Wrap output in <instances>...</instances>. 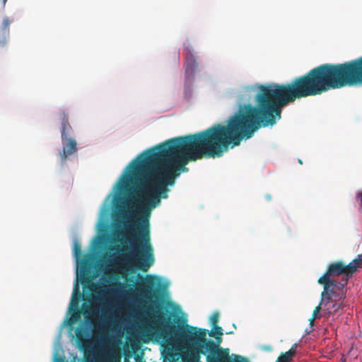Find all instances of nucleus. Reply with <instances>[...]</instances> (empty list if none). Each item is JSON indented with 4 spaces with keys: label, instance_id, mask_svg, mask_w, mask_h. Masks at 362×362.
<instances>
[{
    "label": "nucleus",
    "instance_id": "obj_1",
    "mask_svg": "<svg viewBox=\"0 0 362 362\" xmlns=\"http://www.w3.org/2000/svg\"><path fill=\"white\" fill-rule=\"evenodd\" d=\"M257 107L241 106L226 124H216L208 129L165 141L144 152L128 166L129 173L119 185L128 194V208L134 200L139 204V231L130 240L131 247L123 246L119 252L131 260L139 271L147 272L154 264L151 244V210L167 198L168 186L175 184L180 172L187 170L189 162L204 158H218L230 146H238L249 139L261 127L273 126L281 117V109L296 100V78L285 84L259 85ZM119 251V249H117Z\"/></svg>",
    "mask_w": 362,
    "mask_h": 362
},
{
    "label": "nucleus",
    "instance_id": "obj_2",
    "mask_svg": "<svg viewBox=\"0 0 362 362\" xmlns=\"http://www.w3.org/2000/svg\"><path fill=\"white\" fill-rule=\"evenodd\" d=\"M158 278L146 276L144 283L139 289V295L153 305L155 321L153 325L145 327L148 334H154L160 337L174 334L175 336L186 344L183 359L187 362H202L201 354L206 356L207 362H250L248 358L241 355L229 354L228 349H223L211 339H206L207 330L189 325L179 327L174 332V327L170 325L157 308L156 302L160 296V291L155 287L158 285Z\"/></svg>",
    "mask_w": 362,
    "mask_h": 362
},
{
    "label": "nucleus",
    "instance_id": "obj_3",
    "mask_svg": "<svg viewBox=\"0 0 362 362\" xmlns=\"http://www.w3.org/2000/svg\"><path fill=\"white\" fill-rule=\"evenodd\" d=\"M350 267L341 261L332 262L317 282L323 287L328 286L336 290H344L348 283L349 277H351L349 270Z\"/></svg>",
    "mask_w": 362,
    "mask_h": 362
},
{
    "label": "nucleus",
    "instance_id": "obj_4",
    "mask_svg": "<svg viewBox=\"0 0 362 362\" xmlns=\"http://www.w3.org/2000/svg\"><path fill=\"white\" fill-rule=\"evenodd\" d=\"M61 120V139L62 151L59 152L60 158L62 162L66 161L69 156L77 151L76 141L72 137L73 128L69 122V115L65 111L59 115Z\"/></svg>",
    "mask_w": 362,
    "mask_h": 362
},
{
    "label": "nucleus",
    "instance_id": "obj_5",
    "mask_svg": "<svg viewBox=\"0 0 362 362\" xmlns=\"http://www.w3.org/2000/svg\"><path fill=\"white\" fill-rule=\"evenodd\" d=\"M345 298L346 293L344 290H336V288H328V286L324 287L320 302L323 312L322 315L335 314L344 307Z\"/></svg>",
    "mask_w": 362,
    "mask_h": 362
},
{
    "label": "nucleus",
    "instance_id": "obj_6",
    "mask_svg": "<svg viewBox=\"0 0 362 362\" xmlns=\"http://www.w3.org/2000/svg\"><path fill=\"white\" fill-rule=\"evenodd\" d=\"M89 259H83L81 262V273L83 274V280L82 282H89V289L92 292H95L98 294L97 298H95L96 301L100 303L101 305V311L103 314L106 313L107 308H108L111 304L110 301L108 300L107 298L105 296V293L102 291L101 288L102 286L98 284H95L93 282H90L89 277H86L85 274H88L89 273Z\"/></svg>",
    "mask_w": 362,
    "mask_h": 362
},
{
    "label": "nucleus",
    "instance_id": "obj_7",
    "mask_svg": "<svg viewBox=\"0 0 362 362\" xmlns=\"http://www.w3.org/2000/svg\"><path fill=\"white\" fill-rule=\"evenodd\" d=\"M82 294L79 291L78 284L76 282L72 294L71 300L70 303V310L72 312L70 322L74 323L79 320L81 312L78 308V301L81 298Z\"/></svg>",
    "mask_w": 362,
    "mask_h": 362
},
{
    "label": "nucleus",
    "instance_id": "obj_8",
    "mask_svg": "<svg viewBox=\"0 0 362 362\" xmlns=\"http://www.w3.org/2000/svg\"><path fill=\"white\" fill-rule=\"evenodd\" d=\"M185 62V75L187 78H192L198 69V62L195 56L188 48Z\"/></svg>",
    "mask_w": 362,
    "mask_h": 362
},
{
    "label": "nucleus",
    "instance_id": "obj_9",
    "mask_svg": "<svg viewBox=\"0 0 362 362\" xmlns=\"http://www.w3.org/2000/svg\"><path fill=\"white\" fill-rule=\"evenodd\" d=\"M76 337L77 343L81 349H85L88 345V341L87 339V332L83 327H78L76 329Z\"/></svg>",
    "mask_w": 362,
    "mask_h": 362
},
{
    "label": "nucleus",
    "instance_id": "obj_10",
    "mask_svg": "<svg viewBox=\"0 0 362 362\" xmlns=\"http://www.w3.org/2000/svg\"><path fill=\"white\" fill-rule=\"evenodd\" d=\"M347 265L348 267H351L350 269H349V270L351 276H352V275L357 271L358 268L362 267V254L358 255L357 257L353 259Z\"/></svg>",
    "mask_w": 362,
    "mask_h": 362
},
{
    "label": "nucleus",
    "instance_id": "obj_11",
    "mask_svg": "<svg viewBox=\"0 0 362 362\" xmlns=\"http://www.w3.org/2000/svg\"><path fill=\"white\" fill-rule=\"evenodd\" d=\"M214 330L211 331L209 335L211 337H214L216 339V342L218 346L222 341L221 336L223 335L222 328L221 327L216 326L213 327Z\"/></svg>",
    "mask_w": 362,
    "mask_h": 362
},
{
    "label": "nucleus",
    "instance_id": "obj_12",
    "mask_svg": "<svg viewBox=\"0 0 362 362\" xmlns=\"http://www.w3.org/2000/svg\"><path fill=\"white\" fill-rule=\"evenodd\" d=\"M293 357L291 351L281 353L277 358L276 362H291Z\"/></svg>",
    "mask_w": 362,
    "mask_h": 362
},
{
    "label": "nucleus",
    "instance_id": "obj_13",
    "mask_svg": "<svg viewBox=\"0 0 362 362\" xmlns=\"http://www.w3.org/2000/svg\"><path fill=\"white\" fill-rule=\"evenodd\" d=\"M218 320H219L218 313L215 312L211 315L210 322H211V324L213 326V327L218 326L217 324H218Z\"/></svg>",
    "mask_w": 362,
    "mask_h": 362
},
{
    "label": "nucleus",
    "instance_id": "obj_14",
    "mask_svg": "<svg viewBox=\"0 0 362 362\" xmlns=\"http://www.w3.org/2000/svg\"><path fill=\"white\" fill-rule=\"evenodd\" d=\"M74 254L77 258L82 254L81 245L77 242H75L74 245Z\"/></svg>",
    "mask_w": 362,
    "mask_h": 362
},
{
    "label": "nucleus",
    "instance_id": "obj_15",
    "mask_svg": "<svg viewBox=\"0 0 362 362\" xmlns=\"http://www.w3.org/2000/svg\"><path fill=\"white\" fill-rule=\"evenodd\" d=\"M322 310L321 305L319 304L317 306H316L313 312L311 318H313L315 320L320 317L321 315H320V310Z\"/></svg>",
    "mask_w": 362,
    "mask_h": 362
},
{
    "label": "nucleus",
    "instance_id": "obj_16",
    "mask_svg": "<svg viewBox=\"0 0 362 362\" xmlns=\"http://www.w3.org/2000/svg\"><path fill=\"white\" fill-rule=\"evenodd\" d=\"M11 23V21L8 18H5L3 21L2 28L4 30H7Z\"/></svg>",
    "mask_w": 362,
    "mask_h": 362
},
{
    "label": "nucleus",
    "instance_id": "obj_17",
    "mask_svg": "<svg viewBox=\"0 0 362 362\" xmlns=\"http://www.w3.org/2000/svg\"><path fill=\"white\" fill-rule=\"evenodd\" d=\"M298 344H296V343L293 344L291 346V349H289L288 351H291L292 352V355L295 356L296 354V349L298 348Z\"/></svg>",
    "mask_w": 362,
    "mask_h": 362
},
{
    "label": "nucleus",
    "instance_id": "obj_18",
    "mask_svg": "<svg viewBox=\"0 0 362 362\" xmlns=\"http://www.w3.org/2000/svg\"><path fill=\"white\" fill-rule=\"evenodd\" d=\"M128 211L126 210L124 208L122 209L121 211V214L122 215V216L127 218V214H128Z\"/></svg>",
    "mask_w": 362,
    "mask_h": 362
},
{
    "label": "nucleus",
    "instance_id": "obj_19",
    "mask_svg": "<svg viewBox=\"0 0 362 362\" xmlns=\"http://www.w3.org/2000/svg\"><path fill=\"white\" fill-rule=\"evenodd\" d=\"M6 42V38L3 37L1 40H0V47L5 45Z\"/></svg>",
    "mask_w": 362,
    "mask_h": 362
},
{
    "label": "nucleus",
    "instance_id": "obj_20",
    "mask_svg": "<svg viewBox=\"0 0 362 362\" xmlns=\"http://www.w3.org/2000/svg\"><path fill=\"white\" fill-rule=\"evenodd\" d=\"M315 320V319L311 318V317L309 319V323H310V327L314 326Z\"/></svg>",
    "mask_w": 362,
    "mask_h": 362
},
{
    "label": "nucleus",
    "instance_id": "obj_21",
    "mask_svg": "<svg viewBox=\"0 0 362 362\" xmlns=\"http://www.w3.org/2000/svg\"><path fill=\"white\" fill-rule=\"evenodd\" d=\"M114 286H117V287H122V284L119 282H117V283H115L114 284Z\"/></svg>",
    "mask_w": 362,
    "mask_h": 362
},
{
    "label": "nucleus",
    "instance_id": "obj_22",
    "mask_svg": "<svg viewBox=\"0 0 362 362\" xmlns=\"http://www.w3.org/2000/svg\"><path fill=\"white\" fill-rule=\"evenodd\" d=\"M90 308L88 306H87L85 310H84V313H88V310Z\"/></svg>",
    "mask_w": 362,
    "mask_h": 362
},
{
    "label": "nucleus",
    "instance_id": "obj_23",
    "mask_svg": "<svg viewBox=\"0 0 362 362\" xmlns=\"http://www.w3.org/2000/svg\"><path fill=\"white\" fill-rule=\"evenodd\" d=\"M2 1H3V4H6V3L7 0H2Z\"/></svg>",
    "mask_w": 362,
    "mask_h": 362
},
{
    "label": "nucleus",
    "instance_id": "obj_24",
    "mask_svg": "<svg viewBox=\"0 0 362 362\" xmlns=\"http://www.w3.org/2000/svg\"><path fill=\"white\" fill-rule=\"evenodd\" d=\"M267 197L268 199H271V196H269V195H267Z\"/></svg>",
    "mask_w": 362,
    "mask_h": 362
},
{
    "label": "nucleus",
    "instance_id": "obj_25",
    "mask_svg": "<svg viewBox=\"0 0 362 362\" xmlns=\"http://www.w3.org/2000/svg\"><path fill=\"white\" fill-rule=\"evenodd\" d=\"M298 161H299V163H300V164H302V161H301V160H300V159H299V160H298Z\"/></svg>",
    "mask_w": 362,
    "mask_h": 362
}]
</instances>
